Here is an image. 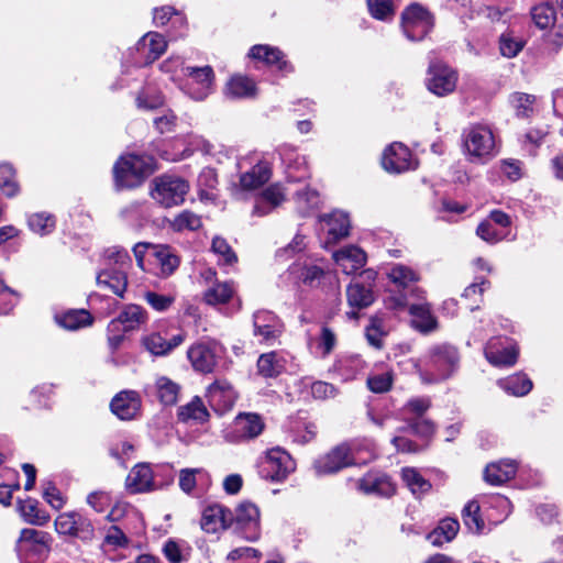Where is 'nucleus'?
Wrapping results in <instances>:
<instances>
[{
    "mask_svg": "<svg viewBox=\"0 0 563 563\" xmlns=\"http://www.w3.org/2000/svg\"><path fill=\"white\" fill-rule=\"evenodd\" d=\"M373 457L372 442L368 440H355L341 443L318 457L313 463V468L317 475H329L353 464L366 463Z\"/></svg>",
    "mask_w": 563,
    "mask_h": 563,
    "instance_id": "nucleus-1",
    "label": "nucleus"
},
{
    "mask_svg": "<svg viewBox=\"0 0 563 563\" xmlns=\"http://www.w3.org/2000/svg\"><path fill=\"white\" fill-rule=\"evenodd\" d=\"M103 265L97 275L98 286L123 297L128 287V271L132 265L128 251L119 246L107 249L103 253Z\"/></svg>",
    "mask_w": 563,
    "mask_h": 563,
    "instance_id": "nucleus-2",
    "label": "nucleus"
},
{
    "mask_svg": "<svg viewBox=\"0 0 563 563\" xmlns=\"http://www.w3.org/2000/svg\"><path fill=\"white\" fill-rule=\"evenodd\" d=\"M459 353L455 347L441 344L431 347L415 365L424 383H437L449 378L457 367Z\"/></svg>",
    "mask_w": 563,
    "mask_h": 563,
    "instance_id": "nucleus-3",
    "label": "nucleus"
},
{
    "mask_svg": "<svg viewBox=\"0 0 563 563\" xmlns=\"http://www.w3.org/2000/svg\"><path fill=\"white\" fill-rule=\"evenodd\" d=\"M463 146L471 162L484 163L496 155L493 131L486 125H472L463 134Z\"/></svg>",
    "mask_w": 563,
    "mask_h": 563,
    "instance_id": "nucleus-4",
    "label": "nucleus"
},
{
    "mask_svg": "<svg viewBox=\"0 0 563 563\" xmlns=\"http://www.w3.org/2000/svg\"><path fill=\"white\" fill-rule=\"evenodd\" d=\"M179 89L195 101L206 100L214 89V71L211 66H187Z\"/></svg>",
    "mask_w": 563,
    "mask_h": 563,
    "instance_id": "nucleus-5",
    "label": "nucleus"
},
{
    "mask_svg": "<svg viewBox=\"0 0 563 563\" xmlns=\"http://www.w3.org/2000/svg\"><path fill=\"white\" fill-rule=\"evenodd\" d=\"M52 537L45 531L25 528L16 542L20 563H41L49 550Z\"/></svg>",
    "mask_w": 563,
    "mask_h": 563,
    "instance_id": "nucleus-6",
    "label": "nucleus"
},
{
    "mask_svg": "<svg viewBox=\"0 0 563 563\" xmlns=\"http://www.w3.org/2000/svg\"><path fill=\"white\" fill-rule=\"evenodd\" d=\"M188 190L184 178H154L150 195L161 207L172 208L185 201Z\"/></svg>",
    "mask_w": 563,
    "mask_h": 563,
    "instance_id": "nucleus-7",
    "label": "nucleus"
},
{
    "mask_svg": "<svg viewBox=\"0 0 563 563\" xmlns=\"http://www.w3.org/2000/svg\"><path fill=\"white\" fill-rule=\"evenodd\" d=\"M459 80L457 71L441 60H431L427 70L426 87L437 97L454 92Z\"/></svg>",
    "mask_w": 563,
    "mask_h": 563,
    "instance_id": "nucleus-8",
    "label": "nucleus"
},
{
    "mask_svg": "<svg viewBox=\"0 0 563 563\" xmlns=\"http://www.w3.org/2000/svg\"><path fill=\"white\" fill-rule=\"evenodd\" d=\"M260 475L271 482H283L295 470L291 456L280 448L266 451L258 466Z\"/></svg>",
    "mask_w": 563,
    "mask_h": 563,
    "instance_id": "nucleus-9",
    "label": "nucleus"
},
{
    "mask_svg": "<svg viewBox=\"0 0 563 563\" xmlns=\"http://www.w3.org/2000/svg\"><path fill=\"white\" fill-rule=\"evenodd\" d=\"M401 27L410 41H421L433 27L430 12L418 3H412L401 14Z\"/></svg>",
    "mask_w": 563,
    "mask_h": 563,
    "instance_id": "nucleus-10",
    "label": "nucleus"
},
{
    "mask_svg": "<svg viewBox=\"0 0 563 563\" xmlns=\"http://www.w3.org/2000/svg\"><path fill=\"white\" fill-rule=\"evenodd\" d=\"M382 166L387 173L402 174L416 170L418 161L408 146L394 142L384 150Z\"/></svg>",
    "mask_w": 563,
    "mask_h": 563,
    "instance_id": "nucleus-11",
    "label": "nucleus"
},
{
    "mask_svg": "<svg viewBox=\"0 0 563 563\" xmlns=\"http://www.w3.org/2000/svg\"><path fill=\"white\" fill-rule=\"evenodd\" d=\"M232 526L245 540H258L261 537L258 508L252 503H241L232 514Z\"/></svg>",
    "mask_w": 563,
    "mask_h": 563,
    "instance_id": "nucleus-12",
    "label": "nucleus"
},
{
    "mask_svg": "<svg viewBox=\"0 0 563 563\" xmlns=\"http://www.w3.org/2000/svg\"><path fill=\"white\" fill-rule=\"evenodd\" d=\"M55 530L58 534L91 540L95 528L91 521L79 512H63L55 519Z\"/></svg>",
    "mask_w": 563,
    "mask_h": 563,
    "instance_id": "nucleus-13",
    "label": "nucleus"
},
{
    "mask_svg": "<svg viewBox=\"0 0 563 563\" xmlns=\"http://www.w3.org/2000/svg\"><path fill=\"white\" fill-rule=\"evenodd\" d=\"M265 423L257 413L244 412L235 417L225 439L230 442H243L257 438L264 430Z\"/></svg>",
    "mask_w": 563,
    "mask_h": 563,
    "instance_id": "nucleus-14",
    "label": "nucleus"
},
{
    "mask_svg": "<svg viewBox=\"0 0 563 563\" xmlns=\"http://www.w3.org/2000/svg\"><path fill=\"white\" fill-rule=\"evenodd\" d=\"M221 352V346L214 341L197 342L188 349L187 356L196 371L210 373Z\"/></svg>",
    "mask_w": 563,
    "mask_h": 563,
    "instance_id": "nucleus-15",
    "label": "nucleus"
},
{
    "mask_svg": "<svg viewBox=\"0 0 563 563\" xmlns=\"http://www.w3.org/2000/svg\"><path fill=\"white\" fill-rule=\"evenodd\" d=\"M486 360L494 366H512L518 358V347L508 338L490 339L484 350Z\"/></svg>",
    "mask_w": 563,
    "mask_h": 563,
    "instance_id": "nucleus-16",
    "label": "nucleus"
},
{
    "mask_svg": "<svg viewBox=\"0 0 563 563\" xmlns=\"http://www.w3.org/2000/svg\"><path fill=\"white\" fill-rule=\"evenodd\" d=\"M155 172V161L150 155H122L113 166L114 176H148Z\"/></svg>",
    "mask_w": 563,
    "mask_h": 563,
    "instance_id": "nucleus-17",
    "label": "nucleus"
},
{
    "mask_svg": "<svg viewBox=\"0 0 563 563\" xmlns=\"http://www.w3.org/2000/svg\"><path fill=\"white\" fill-rule=\"evenodd\" d=\"M254 335L261 342L271 343L283 332V323L278 317L267 310L256 311L253 316Z\"/></svg>",
    "mask_w": 563,
    "mask_h": 563,
    "instance_id": "nucleus-18",
    "label": "nucleus"
},
{
    "mask_svg": "<svg viewBox=\"0 0 563 563\" xmlns=\"http://www.w3.org/2000/svg\"><path fill=\"white\" fill-rule=\"evenodd\" d=\"M249 57L269 67H275L276 70L283 74L292 71V66L285 59L284 53L275 46L266 44L254 45L249 52Z\"/></svg>",
    "mask_w": 563,
    "mask_h": 563,
    "instance_id": "nucleus-19",
    "label": "nucleus"
},
{
    "mask_svg": "<svg viewBox=\"0 0 563 563\" xmlns=\"http://www.w3.org/2000/svg\"><path fill=\"white\" fill-rule=\"evenodd\" d=\"M200 526L208 533H216L232 526V512L221 505H210L202 511Z\"/></svg>",
    "mask_w": 563,
    "mask_h": 563,
    "instance_id": "nucleus-20",
    "label": "nucleus"
},
{
    "mask_svg": "<svg viewBox=\"0 0 563 563\" xmlns=\"http://www.w3.org/2000/svg\"><path fill=\"white\" fill-rule=\"evenodd\" d=\"M140 395L134 390L119 393L111 401V411L121 420L136 418L141 410Z\"/></svg>",
    "mask_w": 563,
    "mask_h": 563,
    "instance_id": "nucleus-21",
    "label": "nucleus"
},
{
    "mask_svg": "<svg viewBox=\"0 0 563 563\" xmlns=\"http://www.w3.org/2000/svg\"><path fill=\"white\" fill-rule=\"evenodd\" d=\"M145 321L146 311L141 306L129 305L109 323L108 330L110 332H128L139 328Z\"/></svg>",
    "mask_w": 563,
    "mask_h": 563,
    "instance_id": "nucleus-22",
    "label": "nucleus"
},
{
    "mask_svg": "<svg viewBox=\"0 0 563 563\" xmlns=\"http://www.w3.org/2000/svg\"><path fill=\"white\" fill-rule=\"evenodd\" d=\"M334 262L346 275L353 274L366 264V253L356 245L344 246L333 253Z\"/></svg>",
    "mask_w": 563,
    "mask_h": 563,
    "instance_id": "nucleus-23",
    "label": "nucleus"
},
{
    "mask_svg": "<svg viewBox=\"0 0 563 563\" xmlns=\"http://www.w3.org/2000/svg\"><path fill=\"white\" fill-rule=\"evenodd\" d=\"M184 341L185 335L181 333L166 339L159 332H151L142 338V345L154 356H165Z\"/></svg>",
    "mask_w": 563,
    "mask_h": 563,
    "instance_id": "nucleus-24",
    "label": "nucleus"
},
{
    "mask_svg": "<svg viewBox=\"0 0 563 563\" xmlns=\"http://www.w3.org/2000/svg\"><path fill=\"white\" fill-rule=\"evenodd\" d=\"M166 48L165 37L157 32L146 33L136 45L137 52L143 56L142 64H152L165 53Z\"/></svg>",
    "mask_w": 563,
    "mask_h": 563,
    "instance_id": "nucleus-25",
    "label": "nucleus"
},
{
    "mask_svg": "<svg viewBox=\"0 0 563 563\" xmlns=\"http://www.w3.org/2000/svg\"><path fill=\"white\" fill-rule=\"evenodd\" d=\"M178 484L184 493L192 494L196 489L206 490L211 484V478L202 467L181 468L178 475Z\"/></svg>",
    "mask_w": 563,
    "mask_h": 563,
    "instance_id": "nucleus-26",
    "label": "nucleus"
},
{
    "mask_svg": "<svg viewBox=\"0 0 563 563\" xmlns=\"http://www.w3.org/2000/svg\"><path fill=\"white\" fill-rule=\"evenodd\" d=\"M126 488L131 493H144L152 490L154 485V475L151 465L147 463L136 464L126 477Z\"/></svg>",
    "mask_w": 563,
    "mask_h": 563,
    "instance_id": "nucleus-27",
    "label": "nucleus"
},
{
    "mask_svg": "<svg viewBox=\"0 0 563 563\" xmlns=\"http://www.w3.org/2000/svg\"><path fill=\"white\" fill-rule=\"evenodd\" d=\"M208 397L211 405L221 411L231 409L236 400L235 391L225 380H217L211 384L208 387Z\"/></svg>",
    "mask_w": 563,
    "mask_h": 563,
    "instance_id": "nucleus-28",
    "label": "nucleus"
},
{
    "mask_svg": "<svg viewBox=\"0 0 563 563\" xmlns=\"http://www.w3.org/2000/svg\"><path fill=\"white\" fill-rule=\"evenodd\" d=\"M320 221H323L329 227L328 242L335 243L344 239L350 233V219L347 213L343 211H333L329 214H322Z\"/></svg>",
    "mask_w": 563,
    "mask_h": 563,
    "instance_id": "nucleus-29",
    "label": "nucleus"
},
{
    "mask_svg": "<svg viewBox=\"0 0 563 563\" xmlns=\"http://www.w3.org/2000/svg\"><path fill=\"white\" fill-rule=\"evenodd\" d=\"M357 487L365 494L390 496L395 493V486L386 475L368 473L357 481Z\"/></svg>",
    "mask_w": 563,
    "mask_h": 563,
    "instance_id": "nucleus-30",
    "label": "nucleus"
},
{
    "mask_svg": "<svg viewBox=\"0 0 563 563\" xmlns=\"http://www.w3.org/2000/svg\"><path fill=\"white\" fill-rule=\"evenodd\" d=\"M272 164L269 155L257 153L242 157L238 163L240 169H245L241 176H271Z\"/></svg>",
    "mask_w": 563,
    "mask_h": 563,
    "instance_id": "nucleus-31",
    "label": "nucleus"
},
{
    "mask_svg": "<svg viewBox=\"0 0 563 563\" xmlns=\"http://www.w3.org/2000/svg\"><path fill=\"white\" fill-rule=\"evenodd\" d=\"M517 473V463L512 460H501L486 466L484 478L492 485H501L511 479Z\"/></svg>",
    "mask_w": 563,
    "mask_h": 563,
    "instance_id": "nucleus-32",
    "label": "nucleus"
},
{
    "mask_svg": "<svg viewBox=\"0 0 563 563\" xmlns=\"http://www.w3.org/2000/svg\"><path fill=\"white\" fill-rule=\"evenodd\" d=\"M151 256L159 268V275L163 277L170 276L179 266L180 260L178 255L168 245H155L152 247Z\"/></svg>",
    "mask_w": 563,
    "mask_h": 563,
    "instance_id": "nucleus-33",
    "label": "nucleus"
},
{
    "mask_svg": "<svg viewBox=\"0 0 563 563\" xmlns=\"http://www.w3.org/2000/svg\"><path fill=\"white\" fill-rule=\"evenodd\" d=\"M366 367V363L360 355H344L333 365L334 372L343 382H350L361 375Z\"/></svg>",
    "mask_w": 563,
    "mask_h": 563,
    "instance_id": "nucleus-34",
    "label": "nucleus"
},
{
    "mask_svg": "<svg viewBox=\"0 0 563 563\" xmlns=\"http://www.w3.org/2000/svg\"><path fill=\"white\" fill-rule=\"evenodd\" d=\"M235 294L231 282L214 280L203 292V301L209 306H219L229 302Z\"/></svg>",
    "mask_w": 563,
    "mask_h": 563,
    "instance_id": "nucleus-35",
    "label": "nucleus"
},
{
    "mask_svg": "<svg viewBox=\"0 0 563 563\" xmlns=\"http://www.w3.org/2000/svg\"><path fill=\"white\" fill-rule=\"evenodd\" d=\"M346 298L349 306L358 310L369 307L375 300L372 287L356 280L347 286Z\"/></svg>",
    "mask_w": 563,
    "mask_h": 563,
    "instance_id": "nucleus-36",
    "label": "nucleus"
},
{
    "mask_svg": "<svg viewBox=\"0 0 563 563\" xmlns=\"http://www.w3.org/2000/svg\"><path fill=\"white\" fill-rule=\"evenodd\" d=\"M412 327L421 333H429L437 329L438 322L430 311L428 303L411 305L409 308Z\"/></svg>",
    "mask_w": 563,
    "mask_h": 563,
    "instance_id": "nucleus-37",
    "label": "nucleus"
},
{
    "mask_svg": "<svg viewBox=\"0 0 563 563\" xmlns=\"http://www.w3.org/2000/svg\"><path fill=\"white\" fill-rule=\"evenodd\" d=\"M460 530V523L456 519L445 518L440 521L439 526L431 531L427 539L431 544L441 547L444 543L452 541Z\"/></svg>",
    "mask_w": 563,
    "mask_h": 563,
    "instance_id": "nucleus-38",
    "label": "nucleus"
},
{
    "mask_svg": "<svg viewBox=\"0 0 563 563\" xmlns=\"http://www.w3.org/2000/svg\"><path fill=\"white\" fill-rule=\"evenodd\" d=\"M56 323L70 331H75L92 323V317L87 310H69L55 316Z\"/></svg>",
    "mask_w": 563,
    "mask_h": 563,
    "instance_id": "nucleus-39",
    "label": "nucleus"
},
{
    "mask_svg": "<svg viewBox=\"0 0 563 563\" xmlns=\"http://www.w3.org/2000/svg\"><path fill=\"white\" fill-rule=\"evenodd\" d=\"M224 93L231 99L249 98L255 96L256 87L254 81L245 76H233L227 82Z\"/></svg>",
    "mask_w": 563,
    "mask_h": 563,
    "instance_id": "nucleus-40",
    "label": "nucleus"
},
{
    "mask_svg": "<svg viewBox=\"0 0 563 563\" xmlns=\"http://www.w3.org/2000/svg\"><path fill=\"white\" fill-rule=\"evenodd\" d=\"M323 274V269L317 265H309L305 267H300L299 265H291L287 273L282 276V278H294V284H297V279L301 278L305 284L313 286L320 282Z\"/></svg>",
    "mask_w": 563,
    "mask_h": 563,
    "instance_id": "nucleus-41",
    "label": "nucleus"
},
{
    "mask_svg": "<svg viewBox=\"0 0 563 563\" xmlns=\"http://www.w3.org/2000/svg\"><path fill=\"white\" fill-rule=\"evenodd\" d=\"M18 507L23 519L30 525L45 526L49 521V515L38 509V504L35 499L20 500Z\"/></svg>",
    "mask_w": 563,
    "mask_h": 563,
    "instance_id": "nucleus-42",
    "label": "nucleus"
},
{
    "mask_svg": "<svg viewBox=\"0 0 563 563\" xmlns=\"http://www.w3.org/2000/svg\"><path fill=\"white\" fill-rule=\"evenodd\" d=\"M498 386L507 394L521 397L532 389V382L527 375L518 373L498 380Z\"/></svg>",
    "mask_w": 563,
    "mask_h": 563,
    "instance_id": "nucleus-43",
    "label": "nucleus"
},
{
    "mask_svg": "<svg viewBox=\"0 0 563 563\" xmlns=\"http://www.w3.org/2000/svg\"><path fill=\"white\" fill-rule=\"evenodd\" d=\"M29 229L38 235H48L56 228V218L54 214L41 211L27 216Z\"/></svg>",
    "mask_w": 563,
    "mask_h": 563,
    "instance_id": "nucleus-44",
    "label": "nucleus"
},
{
    "mask_svg": "<svg viewBox=\"0 0 563 563\" xmlns=\"http://www.w3.org/2000/svg\"><path fill=\"white\" fill-rule=\"evenodd\" d=\"M257 368L264 377H276L284 371L285 361L276 352L265 353L260 356Z\"/></svg>",
    "mask_w": 563,
    "mask_h": 563,
    "instance_id": "nucleus-45",
    "label": "nucleus"
},
{
    "mask_svg": "<svg viewBox=\"0 0 563 563\" xmlns=\"http://www.w3.org/2000/svg\"><path fill=\"white\" fill-rule=\"evenodd\" d=\"M162 552L169 563H183L189 559L191 547L185 541L168 539Z\"/></svg>",
    "mask_w": 563,
    "mask_h": 563,
    "instance_id": "nucleus-46",
    "label": "nucleus"
},
{
    "mask_svg": "<svg viewBox=\"0 0 563 563\" xmlns=\"http://www.w3.org/2000/svg\"><path fill=\"white\" fill-rule=\"evenodd\" d=\"M156 396L163 405H175L178 400L179 385L166 376H161L155 382Z\"/></svg>",
    "mask_w": 563,
    "mask_h": 563,
    "instance_id": "nucleus-47",
    "label": "nucleus"
},
{
    "mask_svg": "<svg viewBox=\"0 0 563 563\" xmlns=\"http://www.w3.org/2000/svg\"><path fill=\"white\" fill-rule=\"evenodd\" d=\"M401 478L415 496L423 495L431 489L430 482L413 467H404Z\"/></svg>",
    "mask_w": 563,
    "mask_h": 563,
    "instance_id": "nucleus-48",
    "label": "nucleus"
},
{
    "mask_svg": "<svg viewBox=\"0 0 563 563\" xmlns=\"http://www.w3.org/2000/svg\"><path fill=\"white\" fill-rule=\"evenodd\" d=\"M481 507L477 501H468L462 510V519L468 531L482 533L485 529V522L479 514Z\"/></svg>",
    "mask_w": 563,
    "mask_h": 563,
    "instance_id": "nucleus-49",
    "label": "nucleus"
},
{
    "mask_svg": "<svg viewBox=\"0 0 563 563\" xmlns=\"http://www.w3.org/2000/svg\"><path fill=\"white\" fill-rule=\"evenodd\" d=\"M291 430L294 441L301 444L312 441L318 432L317 424L313 421L300 417L292 421Z\"/></svg>",
    "mask_w": 563,
    "mask_h": 563,
    "instance_id": "nucleus-50",
    "label": "nucleus"
},
{
    "mask_svg": "<svg viewBox=\"0 0 563 563\" xmlns=\"http://www.w3.org/2000/svg\"><path fill=\"white\" fill-rule=\"evenodd\" d=\"M295 199L298 211L303 216L319 209L321 205L319 192L310 188H306L305 190H297Z\"/></svg>",
    "mask_w": 563,
    "mask_h": 563,
    "instance_id": "nucleus-51",
    "label": "nucleus"
},
{
    "mask_svg": "<svg viewBox=\"0 0 563 563\" xmlns=\"http://www.w3.org/2000/svg\"><path fill=\"white\" fill-rule=\"evenodd\" d=\"M209 417L208 410L199 397H195L189 404L179 407L178 418L181 421L190 419L203 422Z\"/></svg>",
    "mask_w": 563,
    "mask_h": 563,
    "instance_id": "nucleus-52",
    "label": "nucleus"
},
{
    "mask_svg": "<svg viewBox=\"0 0 563 563\" xmlns=\"http://www.w3.org/2000/svg\"><path fill=\"white\" fill-rule=\"evenodd\" d=\"M526 42L514 34V32H505L499 37V51L506 58L516 57L525 47Z\"/></svg>",
    "mask_w": 563,
    "mask_h": 563,
    "instance_id": "nucleus-53",
    "label": "nucleus"
},
{
    "mask_svg": "<svg viewBox=\"0 0 563 563\" xmlns=\"http://www.w3.org/2000/svg\"><path fill=\"white\" fill-rule=\"evenodd\" d=\"M159 69L179 86L187 71V66H185L183 57L172 55L161 63Z\"/></svg>",
    "mask_w": 563,
    "mask_h": 563,
    "instance_id": "nucleus-54",
    "label": "nucleus"
},
{
    "mask_svg": "<svg viewBox=\"0 0 563 563\" xmlns=\"http://www.w3.org/2000/svg\"><path fill=\"white\" fill-rule=\"evenodd\" d=\"M201 225V218L190 210L181 211L170 221V228L176 232H183L185 230L196 231L200 229Z\"/></svg>",
    "mask_w": 563,
    "mask_h": 563,
    "instance_id": "nucleus-55",
    "label": "nucleus"
},
{
    "mask_svg": "<svg viewBox=\"0 0 563 563\" xmlns=\"http://www.w3.org/2000/svg\"><path fill=\"white\" fill-rule=\"evenodd\" d=\"M309 344L311 347L316 349V353L320 357L324 358L329 356L334 350L336 345V335L330 328L323 325L321 328L319 339L317 340L314 345L311 341Z\"/></svg>",
    "mask_w": 563,
    "mask_h": 563,
    "instance_id": "nucleus-56",
    "label": "nucleus"
},
{
    "mask_svg": "<svg viewBox=\"0 0 563 563\" xmlns=\"http://www.w3.org/2000/svg\"><path fill=\"white\" fill-rule=\"evenodd\" d=\"M388 278L400 287H408L410 284L419 280V275L412 268L397 264L388 272Z\"/></svg>",
    "mask_w": 563,
    "mask_h": 563,
    "instance_id": "nucleus-57",
    "label": "nucleus"
},
{
    "mask_svg": "<svg viewBox=\"0 0 563 563\" xmlns=\"http://www.w3.org/2000/svg\"><path fill=\"white\" fill-rule=\"evenodd\" d=\"M510 102L516 111L517 117L528 118L533 113L536 96L523 92H515L510 97Z\"/></svg>",
    "mask_w": 563,
    "mask_h": 563,
    "instance_id": "nucleus-58",
    "label": "nucleus"
},
{
    "mask_svg": "<svg viewBox=\"0 0 563 563\" xmlns=\"http://www.w3.org/2000/svg\"><path fill=\"white\" fill-rule=\"evenodd\" d=\"M531 16L538 27L547 29L553 25L555 21V11L551 4L541 3L532 8Z\"/></svg>",
    "mask_w": 563,
    "mask_h": 563,
    "instance_id": "nucleus-59",
    "label": "nucleus"
},
{
    "mask_svg": "<svg viewBox=\"0 0 563 563\" xmlns=\"http://www.w3.org/2000/svg\"><path fill=\"white\" fill-rule=\"evenodd\" d=\"M367 8L371 15L376 20L388 21L395 14L391 0H367Z\"/></svg>",
    "mask_w": 563,
    "mask_h": 563,
    "instance_id": "nucleus-60",
    "label": "nucleus"
},
{
    "mask_svg": "<svg viewBox=\"0 0 563 563\" xmlns=\"http://www.w3.org/2000/svg\"><path fill=\"white\" fill-rule=\"evenodd\" d=\"M211 250L218 255L219 263L231 265L238 261L236 254L223 238L216 236L212 240Z\"/></svg>",
    "mask_w": 563,
    "mask_h": 563,
    "instance_id": "nucleus-61",
    "label": "nucleus"
},
{
    "mask_svg": "<svg viewBox=\"0 0 563 563\" xmlns=\"http://www.w3.org/2000/svg\"><path fill=\"white\" fill-rule=\"evenodd\" d=\"M385 334L386 331L384 329L383 320L378 317L371 318L369 324L365 329L367 342L372 346L380 349L383 346V338Z\"/></svg>",
    "mask_w": 563,
    "mask_h": 563,
    "instance_id": "nucleus-62",
    "label": "nucleus"
},
{
    "mask_svg": "<svg viewBox=\"0 0 563 563\" xmlns=\"http://www.w3.org/2000/svg\"><path fill=\"white\" fill-rule=\"evenodd\" d=\"M401 431H409L422 439H429L434 433V426L428 419L407 420V424L400 428Z\"/></svg>",
    "mask_w": 563,
    "mask_h": 563,
    "instance_id": "nucleus-63",
    "label": "nucleus"
},
{
    "mask_svg": "<svg viewBox=\"0 0 563 563\" xmlns=\"http://www.w3.org/2000/svg\"><path fill=\"white\" fill-rule=\"evenodd\" d=\"M153 20L157 26H163L170 20L173 24H179L181 26L186 24L184 16L177 13L175 9L169 5L155 9Z\"/></svg>",
    "mask_w": 563,
    "mask_h": 563,
    "instance_id": "nucleus-64",
    "label": "nucleus"
}]
</instances>
